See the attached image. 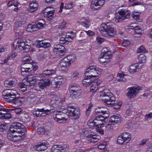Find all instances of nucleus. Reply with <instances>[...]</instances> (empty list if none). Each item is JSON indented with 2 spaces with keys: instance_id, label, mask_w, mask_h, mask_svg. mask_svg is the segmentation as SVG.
<instances>
[{
  "instance_id": "obj_1",
  "label": "nucleus",
  "mask_w": 152,
  "mask_h": 152,
  "mask_svg": "<svg viewBox=\"0 0 152 152\" xmlns=\"http://www.w3.org/2000/svg\"><path fill=\"white\" fill-rule=\"evenodd\" d=\"M95 113L99 116H97L94 120L90 119L87 122L88 126L90 128L94 129L101 128L103 126L104 122L108 121L107 118L109 116V112L106 108L100 107L96 110Z\"/></svg>"
},
{
  "instance_id": "obj_2",
  "label": "nucleus",
  "mask_w": 152,
  "mask_h": 152,
  "mask_svg": "<svg viewBox=\"0 0 152 152\" xmlns=\"http://www.w3.org/2000/svg\"><path fill=\"white\" fill-rule=\"evenodd\" d=\"M18 93L15 90L8 89L3 92L4 98L7 102H12L17 106H20L24 103L25 99L23 97H15L18 95Z\"/></svg>"
},
{
  "instance_id": "obj_3",
  "label": "nucleus",
  "mask_w": 152,
  "mask_h": 152,
  "mask_svg": "<svg viewBox=\"0 0 152 152\" xmlns=\"http://www.w3.org/2000/svg\"><path fill=\"white\" fill-rule=\"evenodd\" d=\"M113 24L111 22L102 23L99 28L100 32L106 37L115 36L116 34V31L115 28L113 27Z\"/></svg>"
},
{
  "instance_id": "obj_4",
  "label": "nucleus",
  "mask_w": 152,
  "mask_h": 152,
  "mask_svg": "<svg viewBox=\"0 0 152 152\" xmlns=\"http://www.w3.org/2000/svg\"><path fill=\"white\" fill-rule=\"evenodd\" d=\"M76 60V56L74 55H69L64 58L61 61L58 65L60 70L65 72L67 71L71 63Z\"/></svg>"
},
{
  "instance_id": "obj_5",
  "label": "nucleus",
  "mask_w": 152,
  "mask_h": 152,
  "mask_svg": "<svg viewBox=\"0 0 152 152\" xmlns=\"http://www.w3.org/2000/svg\"><path fill=\"white\" fill-rule=\"evenodd\" d=\"M99 96L106 105H110L115 100V97L108 89H104L100 92Z\"/></svg>"
},
{
  "instance_id": "obj_6",
  "label": "nucleus",
  "mask_w": 152,
  "mask_h": 152,
  "mask_svg": "<svg viewBox=\"0 0 152 152\" xmlns=\"http://www.w3.org/2000/svg\"><path fill=\"white\" fill-rule=\"evenodd\" d=\"M10 131L12 133L19 134V135L23 134L25 137L24 132L27 131L26 129L22 124L19 122H15L12 124L10 127Z\"/></svg>"
},
{
  "instance_id": "obj_7",
  "label": "nucleus",
  "mask_w": 152,
  "mask_h": 152,
  "mask_svg": "<svg viewBox=\"0 0 152 152\" xmlns=\"http://www.w3.org/2000/svg\"><path fill=\"white\" fill-rule=\"evenodd\" d=\"M31 42V41L29 39H26L25 41L24 42L23 39L18 38L14 40L13 45L15 48L22 50H26L27 48L26 47L30 45Z\"/></svg>"
},
{
  "instance_id": "obj_8",
  "label": "nucleus",
  "mask_w": 152,
  "mask_h": 152,
  "mask_svg": "<svg viewBox=\"0 0 152 152\" xmlns=\"http://www.w3.org/2000/svg\"><path fill=\"white\" fill-rule=\"evenodd\" d=\"M65 101L64 98L61 95H58L54 96L52 98L51 104L52 106L55 109H63L62 107L63 106Z\"/></svg>"
},
{
  "instance_id": "obj_9",
  "label": "nucleus",
  "mask_w": 152,
  "mask_h": 152,
  "mask_svg": "<svg viewBox=\"0 0 152 152\" xmlns=\"http://www.w3.org/2000/svg\"><path fill=\"white\" fill-rule=\"evenodd\" d=\"M102 71V69L95 66H90L86 70V72L89 74V76L95 77L99 75Z\"/></svg>"
},
{
  "instance_id": "obj_10",
  "label": "nucleus",
  "mask_w": 152,
  "mask_h": 152,
  "mask_svg": "<svg viewBox=\"0 0 152 152\" xmlns=\"http://www.w3.org/2000/svg\"><path fill=\"white\" fill-rule=\"evenodd\" d=\"M60 110H57L56 113L55 114V116L54 117V119L55 121L59 123H62L66 121L67 119L64 117V113H67L66 110L62 109Z\"/></svg>"
},
{
  "instance_id": "obj_11",
  "label": "nucleus",
  "mask_w": 152,
  "mask_h": 152,
  "mask_svg": "<svg viewBox=\"0 0 152 152\" xmlns=\"http://www.w3.org/2000/svg\"><path fill=\"white\" fill-rule=\"evenodd\" d=\"M130 15V13H128L126 14L124 11L121 10L115 14L114 18L115 22L118 23L126 18H128Z\"/></svg>"
},
{
  "instance_id": "obj_12",
  "label": "nucleus",
  "mask_w": 152,
  "mask_h": 152,
  "mask_svg": "<svg viewBox=\"0 0 152 152\" xmlns=\"http://www.w3.org/2000/svg\"><path fill=\"white\" fill-rule=\"evenodd\" d=\"M112 56L111 53L109 51L102 53L99 60L101 64H106L109 62Z\"/></svg>"
},
{
  "instance_id": "obj_13",
  "label": "nucleus",
  "mask_w": 152,
  "mask_h": 152,
  "mask_svg": "<svg viewBox=\"0 0 152 152\" xmlns=\"http://www.w3.org/2000/svg\"><path fill=\"white\" fill-rule=\"evenodd\" d=\"M140 90V88L138 87L133 86L129 88L126 96L129 98H134L139 92Z\"/></svg>"
},
{
  "instance_id": "obj_14",
  "label": "nucleus",
  "mask_w": 152,
  "mask_h": 152,
  "mask_svg": "<svg viewBox=\"0 0 152 152\" xmlns=\"http://www.w3.org/2000/svg\"><path fill=\"white\" fill-rule=\"evenodd\" d=\"M66 110L67 112L70 113L75 119L78 118L80 116V110L78 108H75L72 106H68Z\"/></svg>"
},
{
  "instance_id": "obj_15",
  "label": "nucleus",
  "mask_w": 152,
  "mask_h": 152,
  "mask_svg": "<svg viewBox=\"0 0 152 152\" xmlns=\"http://www.w3.org/2000/svg\"><path fill=\"white\" fill-rule=\"evenodd\" d=\"M72 32L70 34H67L65 37H62L60 39V42L63 44H68L71 42L73 39L75 34Z\"/></svg>"
},
{
  "instance_id": "obj_16",
  "label": "nucleus",
  "mask_w": 152,
  "mask_h": 152,
  "mask_svg": "<svg viewBox=\"0 0 152 152\" xmlns=\"http://www.w3.org/2000/svg\"><path fill=\"white\" fill-rule=\"evenodd\" d=\"M105 0H95L92 2L91 8L93 10L99 9L104 4Z\"/></svg>"
},
{
  "instance_id": "obj_17",
  "label": "nucleus",
  "mask_w": 152,
  "mask_h": 152,
  "mask_svg": "<svg viewBox=\"0 0 152 152\" xmlns=\"http://www.w3.org/2000/svg\"><path fill=\"white\" fill-rule=\"evenodd\" d=\"M68 148L66 145H56L52 148L51 152H66Z\"/></svg>"
},
{
  "instance_id": "obj_18",
  "label": "nucleus",
  "mask_w": 152,
  "mask_h": 152,
  "mask_svg": "<svg viewBox=\"0 0 152 152\" xmlns=\"http://www.w3.org/2000/svg\"><path fill=\"white\" fill-rule=\"evenodd\" d=\"M54 12V8L51 7H46L42 11V12L45 16L50 18L53 17Z\"/></svg>"
},
{
  "instance_id": "obj_19",
  "label": "nucleus",
  "mask_w": 152,
  "mask_h": 152,
  "mask_svg": "<svg viewBox=\"0 0 152 152\" xmlns=\"http://www.w3.org/2000/svg\"><path fill=\"white\" fill-rule=\"evenodd\" d=\"M7 137L9 140L15 142L23 139L24 136L23 134L19 135V134L15 133V134H12L9 133L7 134Z\"/></svg>"
},
{
  "instance_id": "obj_20",
  "label": "nucleus",
  "mask_w": 152,
  "mask_h": 152,
  "mask_svg": "<svg viewBox=\"0 0 152 152\" xmlns=\"http://www.w3.org/2000/svg\"><path fill=\"white\" fill-rule=\"evenodd\" d=\"M9 110L5 108L0 109V118L2 119H10L12 117V115L8 113Z\"/></svg>"
},
{
  "instance_id": "obj_21",
  "label": "nucleus",
  "mask_w": 152,
  "mask_h": 152,
  "mask_svg": "<svg viewBox=\"0 0 152 152\" xmlns=\"http://www.w3.org/2000/svg\"><path fill=\"white\" fill-rule=\"evenodd\" d=\"M142 68V66L135 64L131 65L128 68V70L131 74H134L138 72Z\"/></svg>"
},
{
  "instance_id": "obj_22",
  "label": "nucleus",
  "mask_w": 152,
  "mask_h": 152,
  "mask_svg": "<svg viewBox=\"0 0 152 152\" xmlns=\"http://www.w3.org/2000/svg\"><path fill=\"white\" fill-rule=\"evenodd\" d=\"M100 138V136L91 134L86 136V139L88 141V142H96Z\"/></svg>"
},
{
  "instance_id": "obj_23",
  "label": "nucleus",
  "mask_w": 152,
  "mask_h": 152,
  "mask_svg": "<svg viewBox=\"0 0 152 152\" xmlns=\"http://www.w3.org/2000/svg\"><path fill=\"white\" fill-rule=\"evenodd\" d=\"M35 44L37 47L48 48L50 45L49 42H46L44 41L37 40L36 41Z\"/></svg>"
},
{
  "instance_id": "obj_24",
  "label": "nucleus",
  "mask_w": 152,
  "mask_h": 152,
  "mask_svg": "<svg viewBox=\"0 0 152 152\" xmlns=\"http://www.w3.org/2000/svg\"><path fill=\"white\" fill-rule=\"evenodd\" d=\"M37 80L36 77H34L32 75H30L25 77L23 81H26L31 86H33Z\"/></svg>"
},
{
  "instance_id": "obj_25",
  "label": "nucleus",
  "mask_w": 152,
  "mask_h": 152,
  "mask_svg": "<svg viewBox=\"0 0 152 152\" xmlns=\"http://www.w3.org/2000/svg\"><path fill=\"white\" fill-rule=\"evenodd\" d=\"M50 84V81L49 79L42 80L39 82L38 85L40 88L44 89L49 86Z\"/></svg>"
},
{
  "instance_id": "obj_26",
  "label": "nucleus",
  "mask_w": 152,
  "mask_h": 152,
  "mask_svg": "<svg viewBox=\"0 0 152 152\" xmlns=\"http://www.w3.org/2000/svg\"><path fill=\"white\" fill-rule=\"evenodd\" d=\"M48 147V144L45 143H41L35 146V148L39 151H43L46 150Z\"/></svg>"
},
{
  "instance_id": "obj_27",
  "label": "nucleus",
  "mask_w": 152,
  "mask_h": 152,
  "mask_svg": "<svg viewBox=\"0 0 152 152\" xmlns=\"http://www.w3.org/2000/svg\"><path fill=\"white\" fill-rule=\"evenodd\" d=\"M123 119L119 115H114L110 118V122L114 124L118 123L122 121Z\"/></svg>"
},
{
  "instance_id": "obj_28",
  "label": "nucleus",
  "mask_w": 152,
  "mask_h": 152,
  "mask_svg": "<svg viewBox=\"0 0 152 152\" xmlns=\"http://www.w3.org/2000/svg\"><path fill=\"white\" fill-rule=\"evenodd\" d=\"M53 50L57 53L61 55L65 51V48L64 46L58 45L55 46Z\"/></svg>"
},
{
  "instance_id": "obj_29",
  "label": "nucleus",
  "mask_w": 152,
  "mask_h": 152,
  "mask_svg": "<svg viewBox=\"0 0 152 152\" xmlns=\"http://www.w3.org/2000/svg\"><path fill=\"white\" fill-rule=\"evenodd\" d=\"M38 5L35 1H33L30 4L28 11L30 13H32L36 11L38 9Z\"/></svg>"
},
{
  "instance_id": "obj_30",
  "label": "nucleus",
  "mask_w": 152,
  "mask_h": 152,
  "mask_svg": "<svg viewBox=\"0 0 152 152\" xmlns=\"http://www.w3.org/2000/svg\"><path fill=\"white\" fill-rule=\"evenodd\" d=\"M17 83V81L15 79H9L4 82V86L7 87H10L15 86Z\"/></svg>"
},
{
  "instance_id": "obj_31",
  "label": "nucleus",
  "mask_w": 152,
  "mask_h": 152,
  "mask_svg": "<svg viewBox=\"0 0 152 152\" xmlns=\"http://www.w3.org/2000/svg\"><path fill=\"white\" fill-rule=\"evenodd\" d=\"M101 83L100 80H95L92 82V84L91 86V91L92 92H94L97 91L98 88V86Z\"/></svg>"
},
{
  "instance_id": "obj_32",
  "label": "nucleus",
  "mask_w": 152,
  "mask_h": 152,
  "mask_svg": "<svg viewBox=\"0 0 152 152\" xmlns=\"http://www.w3.org/2000/svg\"><path fill=\"white\" fill-rule=\"evenodd\" d=\"M35 26H36L37 30L44 28L45 25V21L42 19L39 20L37 23H34Z\"/></svg>"
},
{
  "instance_id": "obj_33",
  "label": "nucleus",
  "mask_w": 152,
  "mask_h": 152,
  "mask_svg": "<svg viewBox=\"0 0 152 152\" xmlns=\"http://www.w3.org/2000/svg\"><path fill=\"white\" fill-rule=\"evenodd\" d=\"M132 18L136 20L138 22H142L143 21L142 19H140V13L136 12H134L132 15Z\"/></svg>"
},
{
  "instance_id": "obj_34",
  "label": "nucleus",
  "mask_w": 152,
  "mask_h": 152,
  "mask_svg": "<svg viewBox=\"0 0 152 152\" xmlns=\"http://www.w3.org/2000/svg\"><path fill=\"white\" fill-rule=\"evenodd\" d=\"M93 80L91 78L87 77L83 80L82 84L84 86L87 87L90 86Z\"/></svg>"
},
{
  "instance_id": "obj_35",
  "label": "nucleus",
  "mask_w": 152,
  "mask_h": 152,
  "mask_svg": "<svg viewBox=\"0 0 152 152\" xmlns=\"http://www.w3.org/2000/svg\"><path fill=\"white\" fill-rule=\"evenodd\" d=\"M82 25H83L86 27H88L91 24V20L88 18L83 17Z\"/></svg>"
},
{
  "instance_id": "obj_36",
  "label": "nucleus",
  "mask_w": 152,
  "mask_h": 152,
  "mask_svg": "<svg viewBox=\"0 0 152 152\" xmlns=\"http://www.w3.org/2000/svg\"><path fill=\"white\" fill-rule=\"evenodd\" d=\"M121 134L126 143H128L131 140V135L129 133L124 132Z\"/></svg>"
},
{
  "instance_id": "obj_37",
  "label": "nucleus",
  "mask_w": 152,
  "mask_h": 152,
  "mask_svg": "<svg viewBox=\"0 0 152 152\" xmlns=\"http://www.w3.org/2000/svg\"><path fill=\"white\" fill-rule=\"evenodd\" d=\"M70 93L71 96L73 98H77L80 95V93L79 92V91H76L73 89H71V91Z\"/></svg>"
},
{
  "instance_id": "obj_38",
  "label": "nucleus",
  "mask_w": 152,
  "mask_h": 152,
  "mask_svg": "<svg viewBox=\"0 0 152 152\" xmlns=\"http://www.w3.org/2000/svg\"><path fill=\"white\" fill-rule=\"evenodd\" d=\"M62 81H55V82L52 84V87L53 89L55 90H58L61 84L62 83Z\"/></svg>"
},
{
  "instance_id": "obj_39",
  "label": "nucleus",
  "mask_w": 152,
  "mask_h": 152,
  "mask_svg": "<svg viewBox=\"0 0 152 152\" xmlns=\"http://www.w3.org/2000/svg\"><path fill=\"white\" fill-rule=\"evenodd\" d=\"M115 100L112 102V104L110 105H106L107 106L109 107L113 106L115 109H118L119 108L122 104V102H116V103H115Z\"/></svg>"
},
{
  "instance_id": "obj_40",
  "label": "nucleus",
  "mask_w": 152,
  "mask_h": 152,
  "mask_svg": "<svg viewBox=\"0 0 152 152\" xmlns=\"http://www.w3.org/2000/svg\"><path fill=\"white\" fill-rule=\"evenodd\" d=\"M135 32L134 35L136 37H139L143 33V31L140 28H138L137 26L135 27Z\"/></svg>"
},
{
  "instance_id": "obj_41",
  "label": "nucleus",
  "mask_w": 152,
  "mask_h": 152,
  "mask_svg": "<svg viewBox=\"0 0 152 152\" xmlns=\"http://www.w3.org/2000/svg\"><path fill=\"white\" fill-rule=\"evenodd\" d=\"M39 111L40 112V116H45L47 115L50 114L51 112L50 110H45L44 109H39Z\"/></svg>"
},
{
  "instance_id": "obj_42",
  "label": "nucleus",
  "mask_w": 152,
  "mask_h": 152,
  "mask_svg": "<svg viewBox=\"0 0 152 152\" xmlns=\"http://www.w3.org/2000/svg\"><path fill=\"white\" fill-rule=\"evenodd\" d=\"M32 67H27L26 66L25 64H23L21 66V72H28L31 71L32 70Z\"/></svg>"
},
{
  "instance_id": "obj_43",
  "label": "nucleus",
  "mask_w": 152,
  "mask_h": 152,
  "mask_svg": "<svg viewBox=\"0 0 152 152\" xmlns=\"http://www.w3.org/2000/svg\"><path fill=\"white\" fill-rule=\"evenodd\" d=\"M126 142L121 134L118 137L117 140V142L118 144L121 145H125L126 144Z\"/></svg>"
},
{
  "instance_id": "obj_44",
  "label": "nucleus",
  "mask_w": 152,
  "mask_h": 152,
  "mask_svg": "<svg viewBox=\"0 0 152 152\" xmlns=\"http://www.w3.org/2000/svg\"><path fill=\"white\" fill-rule=\"evenodd\" d=\"M36 27L34 24L28 25L27 28L26 30L28 32H32L35 31H37V29Z\"/></svg>"
},
{
  "instance_id": "obj_45",
  "label": "nucleus",
  "mask_w": 152,
  "mask_h": 152,
  "mask_svg": "<svg viewBox=\"0 0 152 152\" xmlns=\"http://www.w3.org/2000/svg\"><path fill=\"white\" fill-rule=\"evenodd\" d=\"M19 116L22 118L23 120L25 121H26L29 119L28 114L24 112H22L21 113H20Z\"/></svg>"
},
{
  "instance_id": "obj_46",
  "label": "nucleus",
  "mask_w": 152,
  "mask_h": 152,
  "mask_svg": "<svg viewBox=\"0 0 152 152\" xmlns=\"http://www.w3.org/2000/svg\"><path fill=\"white\" fill-rule=\"evenodd\" d=\"M138 59L140 63H144L146 62V57L143 54H140L138 57Z\"/></svg>"
},
{
  "instance_id": "obj_47",
  "label": "nucleus",
  "mask_w": 152,
  "mask_h": 152,
  "mask_svg": "<svg viewBox=\"0 0 152 152\" xmlns=\"http://www.w3.org/2000/svg\"><path fill=\"white\" fill-rule=\"evenodd\" d=\"M18 85L20 90L22 92L26 91L27 89V86L23 83H18Z\"/></svg>"
},
{
  "instance_id": "obj_48",
  "label": "nucleus",
  "mask_w": 152,
  "mask_h": 152,
  "mask_svg": "<svg viewBox=\"0 0 152 152\" xmlns=\"http://www.w3.org/2000/svg\"><path fill=\"white\" fill-rule=\"evenodd\" d=\"M25 23V21L21 20H18L15 23V26L16 28L21 27Z\"/></svg>"
},
{
  "instance_id": "obj_49",
  "label": "nucleus",
  "mask_w": 152,
  "mask_h": 152,
  "mask_svg": "<svg viewBox=\"0 0 152 152\" xmlns=\"http://www.w3.org/2000/svg\"><path fill=\"white\" fill-rule=\"evenodd\" d=\"M31 58L29 56H26L24 57L23 58L22 60L23 62H25L24 64L25 65L26 64H30L31 63Z\"/></svg>"
},
{
  "instance_id": "obj_50",
  "label": "nucleus",
  "mask_w": 152,
  "mask_h": 152,
  "mask_svg": "<svg viewBox=\"0 0 152 152\" xmlns=\"http://www.w3.org/2000/svg\"><path fill=\"white\" fill-rule=\"evenodd\" d=\"M37 132L39 134H47V131L43 128H39L37 129Z\"/></svg>"
},
{
  "instance_id": "obj_51",
  "label": "nucleus",
  "mask_w": 152,
  "mask_h": 152,
  "mask_svg": "<svg viewBox=\"0 0 152 152\" xmlns=\"http://www.w3.org/2000/svg\"><path fill=\"white\" fill-rule=\"evenodd\" d=\"M75 6L73 2H70L65 4L64 8L66 9H69L72 8Z\"/></svg>"
},
{
  "instance_id": "obj_52",
  "label": "nucleus",
  "mask_w": 152,
  "mask_h": 152,
  "mask_svg": "<svg viewBox=\"0 0 152 152\" xmlns=\"http://www.w3.org/2000/svg\"><path fill=\"white\" fill-rule=\"evenodd\" d=\"M114 124L112 123V122H110V120H109L108 123L107 125L106 128L107 130H110L113 129V125Z\"/></svg>"
},
{
  "instance_id": "obj_53",
  "label": "nucleus",
  "mask_w": 152,
  "mask_h": 152,
  "mask_svg": "<svg viewBox=\"0 0 152 152\" xmlns=\"http://www.w3.org/2000/svg\"><path fill=\"white\" fill-rule=\"evenodd\" d=\"M6 124L4 122L0 123V131H3L7 128Z\"/></svg>"
},
{
  "instance_id": "obj_54",
  "label": "nucleus",
  "mask_w": 152,
  "mask_h": 152,
  "mask_svg": "<svg viewBox=\"0 0 152 152\" xmlns=\"http://www.w3.org/2000/svg\"><path fill=\"white\" fill-rule=\"evenodd\" d=\"M80 133L82 136H87L86 135L88 133V132L86 129L83 128L80 130Z\"/></svg>"
},
{
  "instance_id": "obj_55",
  "label": "nucleus",
  "mask_w": 152,
  "mask_h": 152,
  "mask_svg": "<svg viewBox=\"0 0 152 152\" xmlns=\"http://www.w3.org/2000/svg\"><path fill=\"white\" fill-rule=\"evenodd\" d=\"M56 72L55 70H47L46 71H44V72L45 73V74L46 75H51L52 74L55 73Z\"/></svg>"
},
{
  "instance_id": "obj_56",
  "label": "nucleus",
  "mask_w": 152,
  "mask_h": 152,
  "mask_svg": "<svg viewBox=\"0 0 152 152\" xmlns=\"http://www.w3.org/2000/svg\"><path fill=\"white\" fill-rule=\"evenodd\" d=\"M146 51L145 50V48L143 46H141L137 50V53H146Z\"/></svg>"
},
{
  "instance_id": "obj_57",
  "label": "nucleus",
  "mask_w": 152,
  "mask_h": 152,
  "mask_svg": "<svg viewBox=\"0 0 152 152\" xmlns=\"http://www.w3.org/2000/svg\"><path fill=\"white\" fill-rule=\"evenodd\" d=\"M46 75L45 74V73L44 72L43 73L40 74L38 75V76L37 77V80H42L43 78Z\"/></svg>"
},
{
  "instance_id": "obj_58",
  "label": "nucleus",
  "mask_w": 152,
  "mask_h": 152,
  "mask_svg": "<svg viewBox=\"0 0 152 152\" xmlns=\"http://www.w3.org/2000/svg\"><path fill=\"white\" fill-rule=\"evenodd\" d=\"M107 145V144L106 142H104L103 143L99 144L98 147L99 149H104Z\"/></svg>"
},
{
  "instance_id": "obj_59",
  "label": "nucleus",
  "mask_w": 152,
  "mask_h": 152,
  "mask_svg": "<svg viewBox=\"0 0 152 152\" xmlns=\"http://www.w3.org/2000/svg\"><path fill=\"white\" fill-rule=\"evenodd\" d=\"M130 42L128 40H126L124 41L122 43V45L125 47H127L130 44Z\"/></svg>"
},
{
  "instance_id": "obj_60",
  "label": "nucleus",
  "mask_w": 152,
  "mask_h": 152,
  "mask_svg": "<svg viewBox=\"0 0 152 152\" xmlns=\"http://www.w3.org/2000/svg\"><path fill=\"white\" fill-rule=\"evenodd\" d=\"M152 118V112L146 115L145 116V120H147L149 118Z\"/></svg>"
},
{
  "instance_id": "obj_61",
  "label": "nucleus",
  "mask_w": 152,
  "mask_h": 152,
  "mask_svg": "<svg viewBox=\"0 0 152 152\" xmlns=\"http://www.w3.org/2000/svg\"><path fill=\"white\" fill-rule=\"evenodd\" d=\"M56 79H57V80H58V81H62V83L63 82H64L66 80V79L65 78H64V77H62L61 76H58L56 78Z\"/></svg>"
},
{
  "instance_id": "obj_62",
  "label": "nucleus",
  "mask_w": 152,
  "mask_h": 152,
  "mask_svg": "<svg viewBox=\"0 0 152 152\" xmlns=\"http://www.w3.org/2000/svg\"><path fill=\"white\" fill-rule=\"evenodd\" d=\"M84 32H85L88 35L90 36L94 35L95 34L91 30H89L88 31H85Z\"/></svg>"
},
{
  "instance_id": "obj_63",
  "label": "nucleus",
  "mask_w": 152,
  "mask_h": 152,
  "mask_svg": "<svg viewBox=\"0 0 152 152\" xmlns=\"http://www.w3.org/2000/svg\"><path fill=\"white\" fill-rule=\"evenodd\" d=\"M15 113L16 114H18L20 115V114L22 112H22V110L20 108H18L16 109L15 111Z\"/></svg>"
},
{
  "instance_id": "obj_64",
  "label": "nucleus",
  "mask_w": 152,
  "mask_h": 152,
  "mask_svg": "<svg viewBox=\"0 0 152 152\" xmlns=\"http://www.w3.org/2000/svg\"><path fill=\"white\" fill-rule=\"evenodd\" d=\"M59 28L61 29H63L66 26V23L63 21L62 22Z\"/></svg>"
}]
</instances>
